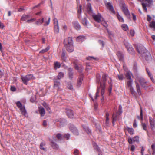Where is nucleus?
<instances>
[{"mask_svg": "<svg viewBox=\"0 0 155 155\" xmlns=\"http://www.w3.org/2000/svg\"><path fill=\"white\" fill-rule=\"evenodd\" d=\"M135 48L138 52L143 57H144L146 60H147L148 57L150 56V54L149 52L143 46L135 45Z\"/></svg>", "mask_w": 155, "mask_h": 155, "instance_id": "1", "label": "nucleus"}, {"mask_svg": "<svg viewBox=\"0 0 155 155\" xmlns=\"http://www.w3.org/2000/svg\"><path fill=\"white\" fill-rule=\"evenodd\" d=\"M35 79L33 75L31 74H27L25 76H21V79L25 85L27 84V82L29 81Z\"/></svg>", "mask_w": 155, "mask_h": 155, "instance_id": "2", "label": "nucleus"}, {"mask_svg": "<svg viewBox=\"0 0 155 155\" xmlns=\"http://www.w3.org/2000/svg\"><path fill=\"white\" fill-rule=\"evenodd\" d=\"M105 85H102V83H100V86L99 87H98L97 89V92L95 94V98L96 99L97 97L98 96L99 93L100 91V88H101V95L103 96L104 93L105 89Z\"/></svg>", "mask_w": 155, "mask_h": 155, "instance_id": "3", "label": "nucleus"}, {"mask_svg": "<svg viewBox=\"0 0 155 155\" xmlns=\"http://www.w3.org/2000/svg\"><path fill=\"white\" fill-rule=\"evenodd\" d=\"M16 105L18 107L20 108V110L21 112V114L25 117H27L28 115L27 114V112L24 106H23L21 103L19 101H18L16 103Z\"/></svg>", "mask_w": 155, "mask_h": 155, "instance_id": "4", "label": "nucleus"}, {"mask_svg": "<svg viewBox=\"0 0 155 155\" xmlns=\"http://www.w3.org/2000/svg\"><path fill=\"white\" fill-rule=\"evenodd\" d=\"M74 68L76 70L79 72H81L83 70V68L81 65L78 60H75L73 62Z\"/></svg>", "mask_w": 155, "mask_h": 155, "instance_id": "5", "label": "nucleus"}, {"mask_svg": "<svg viewBox=\"0 0 155 155\" xmlns=\"http://www.w3.org/2000/svg\"><path fill=\"white\" fill-rule=\"evenodd\" d=\"M136 80L139 82L140 85L143 88H147V81H146L142 77H137Z\"/></svg>", "mask_w": 155, "mask_h": 155, "instance_id": "6", "label": "nucleus"}, {"mask_svg": "<svg viewBox=\"0 0 155 155\" xmlns=\"http://www.w3.org/2000/svg\"><path fill=\"white\" fill-rule=\"evenodd\" d=\"M30 18V16L29 15H23L21 17V20L24 21H26V22L28 23L32 22L35 20V18H31L29 20Z\"/></svg>", "mask_w": 155, "mask_h": 155, "instance_id": "7", "label": "nucleus"}, {"mask_svg": "<svg viewBox=\"0 0 155 155\" xmlns=\"http://www.w3.org/2000/svg\"><path fill=\"white\" fill-rule=\"evenodd\" d=\"M50 20V17H49L48 20L45 22L44 21V18H42L41 19H39L37 21H36L35 24L37 25H39L43 23H45L44 25V26H46L49 24Z\"/></svg>", "mask_w": 155, "mask_h": 155, "instance_id": "8", "label": "nucleus"}, {"mask_svg": "<svg viewBox=\"0 0 155 155\" xmlns=\"http://www.w3.org/2000/svg\"><path fill=\"white\" fill-rule=\"evenodd\" d=\"M144 2L145 3H142V5L144 10L145 12H147L146 6H150V4L152 2V0H145Z\"/></svg>", "mask_w": 155, "mask_h": 155, "instance_id": "9", "label": "nucleus"}, {"mask_svg": "<svg viewBox=\"0 0 155 155\" xmlns=\"http://www.w3.org/2000/svg\"><path fill=\"white\" fill-rule=\"evenodd\" d=\"M91 14L92 16L96 22L98 23H100L101 22L102 16L100 14L98 13L97 15H96L92 13Z\"/></svg>", "mask_w": 155, "mask_h": 155, "instance_id": "10", "label": "nucleus"}, {"mask_svg": "<svg viewBox=\"0 0 155 155\" xmlns=\"http://www.w3.org/2000/svg\"><path fill=\"white\" fill-rule=\"evenodd\" d=\"M53 21L54 24V31L55 33H58L59 31V26L58 20L56 18H54Z\"/></svg>", "mask_w": 155, "mask_h": 155, "instance_id": "11", "label": "nucleus"}, {"mask_svg": "<svg viewBox=\"0 0 155 155\" xmlns=\"http://www.w3.org/2000/svg\"><path fill=\"white\" fill-rule=\"evenodd\" d=\"M54 88H57V90L59 89V86L61 84L60 80L56 78H54Z\"/></svg>", "mask_w": 155, "mask_h": 155, "instance_id": "12", "label": "nucleus"}, {"mask_svg": "<svg viewBox=\"0 0 155 155\" xmlns=\"http://www.w3.org/2000/svg\"><path fill=\"white\" fill-rule=\"evenodd\" d=\"M122 10L125 15L128 18H129L130 14L127 8L124 5H123L122 8Z\"/></svg>", "mask_w": 155, "mask_h": 155, "instance_id": "13", "label": "nucleus"}, {"mask_svg": "<svg viewBox=\"0 0 155 155\" xmlns=\"http://www.w3.org/2000/svg\"><path fill=\"white\" fill-rule=\"evenodd\" d=\"M81 23L84 26L87 27H89L91 26V24L86 17H84L82 19Z\"/></svg>", "mask_w": 155, "mask_h": 155, "instance_id": "14", "label": "nucleus"}, {"mask_svg": "<svg viewBox=\"0 0 155 155\" xmlns=\"http://www.w3.org/2000/svg\"><path fill=\"white\" fill-rule=\"evenodd\" d=\"M149 122L150 126L151 127V129L153 130L154 129H155V120L150 117H149Z\"/></svg>", "mask_w": 155, "mask_h": 155, "instance_id": "15", "label": "nucleus"}, {"mask_svg": "<svg viewBox=\"0 0 155 155\" xmlns=\"http://www.w3.org/2000/svg\"><path fill=\"white\" fill-rule=\"evenodd\" d=\"M70 129L76 135H78V133L77 128L74 126L71 125L69 127Z\"/></svg>", "mask_w": 155, "mask_h": 155, "instance_id": "16", "label": "nucleus"}, {"mask_svg": "<svg viewBox=\"0 0 155 155\" xmlns=\"http://www.w3.org/2000/svg\"><path fill=\"white\" fill-rule=\"evenodd\" d=\"M72 24L74 28L77 30H79L80 29L81 27L79 23L77 21H73Z\"/></svg>", "mask_w": 155, "mask_h": 155, "instance_id": "17", "label": "nucleus"}, {"mask_svg": "<svg viewBox=\"0 0 155 155\" xmlns=\"http://www.w3.org/2000/svg\"><path fill=\"white\" fill-rule=\"evenodd\" d=\"M126 78L127 80L132 79L131 76H132V73L130 71H126L124 73Z\"/></svg>", "mask_w": 155, "mask_h": 155, "instance_id": "18", "label": "nucleus"}, {"mask_svg": "<svg viewBox=\"0 0 155 155\" xmlns=\"http://www.w3.org/2000/svg\"><path fill=\"white\" fill-rule=\"evenodd\" d=\"M68 70L69 78L71 80L73 78V73L72 72L73 69L72 68H68Z\"/></svg>", "mask_w": 155, "mask_h": 155, "instance_id": "19", "label": "nucleus"}, {"mask_svg": "<svg viewBox=\"0 0 155 155\" xmlns=\"http://www.w3.org/2000/svg\"><path fill=\"white\" fill-rule=\"evenodd\" d=\"M67 50L69 52H72L74 50L73 45H65Z\"/></svg>", "mask_w": 155, "mask_h": 155, "instance_id": "20", "label": "nucleus"}, {"mask_svg": "<svg viewBox=\"0 0 155 155\" xmlns=\"http://www.w3.org/2000/svg\"><path fill=\"white\" fill-rule=\"evenodd\" d=\"M106 6L107 8L109 9V10L113 13H114L115 11L114 10L113 7L111 5V4L110 2L107 3L106 4Z\"/></svg>", "mask_w": 155, "mask_h": 155, "instance_id": "21", "label": "nucleus"}, {"mask_svg": "<svg viewBox=\"0 0 155 155\" xmlns=\"http://www.w3.org/2000/svg\"><path fill=\"white\" fill-rule=\"evenodd\" d=\"M67 114L68 116L70 118H72L74 116L73 111L70 109H67Z\"/></svg>", "mask_w": 155, "mask_h": 155, "instance_id": "22", "label": "nucleus"}, {"mask_svg": "<svg viewBox=\"0 0 155 155\" xmlns=\"http://www.w3.org/2000/svg\"><path fill=\"white\" fill-rule=\"evenodd\" d=\"M71 37H69L67 39L66 42H65V40H64V42L65 43V45H73V41Z\"/></svg>", "mask_w": 155, "mask_h": 155, "instance_id": "23", "label": "nucleus"}, {"mask_svg": "<svg viewBox=\"0 0 155 155\" xmlns=\"http://www.w3.org/2000/svg\"><path fill=\"white\" fill-rule=\"evenodd\" d=\"M108 77V75L104 73L102 75L101 78V81L103 83L102 84V85H105V82L106 81V78Z\"/></svg>", "mask_w": 155, "mask_h": 155, "instance_id": "24", "label": "nucleus"}, {"mask_svg": "<svg viewBox=\"0 0 155 155\" xmlns=\"http://www.w3.org/2000/svg\"><path fill=\"white\" fill-rule=\"evenodd\" d=\"M113 126L114 125V122L119 119L118 115L117 114L114 113L112 115Z\"/></svg>", "mask_w": 155, "mask_h": 155, "instance_id": "25", "label": "nucleus"}, {"mask_svg": "<svg viewBox=\"0 0 155 155\" xmlns=\"http://www.w3.org/2000/svg\"><path fill=\"white\" fill-rule=\"evenodd\" d=\"M125 131H127L130 134L132 135L134 133V130L132 128H130L128 126L125 128Z\"/></svg>", "mask_w": 155, "mask_h": 155, "instance_id": "26", "label": "nucleus"}, {"mask_svg": "<svg viewBox=\"0 0 155 155\" xmlns=\"http://www.w3.org/2000/svg\"><path fill=\"white\" fill-rule=\"evenodd\" d=\"M129 81H127V85L128 86V87L129 88V89H130V91H131L132 90V84L133 82V80L132 79H130L128 80Z\"/></svg>", "mask_w": 155, "mask_h": 155, "instance_id": "27", "label": "nucleus"}, {"mask_svg": "<svg viewBox=\"0 0 155 155\" xmlns=\"http://www.w3.org/2000/svg\"><path fill=\"white\" fill-rule=\"evenodd\" d=\"M85 39L84 36H79L77 37L76 40L78 42H82Z\"/></svg>", "mask_w": 155, "mask_h": 155, "instance_id": "28", "label": "nucleus"}, {"mask_svg": "<svg viewBox=\"0 0 155 155\" xmlns=\"http://www.w3.org/2000/svg\"><path fill=\"white\" fill-rule=\"evenodd\" d=\"M39 111L41 116L42 117L44 116L45 114V111L43 107H39Z\"/></svg>", "mask_w": 155, "mask_h": 155, "instance_id": "29", "label": "nucleus"}, {"mask_svg": "<svg viewBox=\"0 0 155 155\" xmlns=\"http://www.w3.org/2000/svg\"><path fill=\"white\" fill-rule=\"evenodd\" d=\"M87 9L88 12L89 14H91L92 13V9L91 5L90 3H88L87 5Z\"/></svg>", "mask_w": 155, "mask_h": 155, "instance_id": "30", "label": "nucleus"}, {"mask_svg": "<svg viewBox=\"0 0 155 155\" xmlns=\"http://www.w3.org/2000/svg\"><path fill=\"white\" fill-rule=\"evenodd\" d=\"M83 76L82 74H81L79 77L78 81V84L80 86L82 83V81L83 80Z\"/></svg>", "mask_w": 155, "mask_h": 155, "instance_id": "31", "label": "nucleus"}, {"mask_svg": "<svg viewBox=\"0 0 155 155\" xmlns=\"http://www.w3.org/2000/svg\"><path fill=\"white\" fill-rule=\"evenodd\" d=\"M146 72H147V74H148L149 77L150 78V79L151 80L153 81H154V79L153 78V77L151 73L150 72L148 69L147 68H146Z\"/></svg>", "mask_w": 155, "mask_h": 155, "instance_id": "32", "label": "nucleus"}, {"mask_svg": "<svg viewBox=\"0 0 155 155\" xmlns=\"http://www.w3.org/2000/svg\"><path fill=\"white\" fill-rule=\"evenodd\" d=\"M135 83L136 87L137 92L139 94H141V91L139 85V84L138 82H137L136 81H135Z\"/></svg>", "mask_w": 155, "mask_h": 155, "instance_id": "33", "label": "nucleus"}, {"mask_svg": "<svg viewBox=\"0 0 155 155\" xmlns=\"http://www.w3.org/2000/svg\"><path fill=\"white\" fill-rule=\"evenodd\" d=\"M51 145L54 149H57L58 148V146L52 141L51 142Z\"/></svg>", "mask_w": 155, "mask_h": 155, "instance_id": "34", "label": "nucleus"}, {"mask_svg": "<svg viewBox=\"0 0 155 155\" xmlns=\"http://www.w3.org/2000/svg\"><path fill=\"white\" fill-rule=\"evenodd\" d=\"M64 73L62 72H60L56 78L60 80L61 78L64 77Z\"/></svg>", "mask_w": 155, "mask_h": 155, "instance_id": "35", "label": "nucleus"}, {"mask_svg": "<svg viewBox=\"0 0 155 155\" xmlns=\"http://www.w3.org/2000/svg\"><path fill=\"white\" fill-rule=\"evenodd\" d=\"M43 106L46 108L47 110L49 112V113L51 112V110L49 108L48 105L45 102H44L43 104Z\"/></svg>", "mask_w": 155, "mask_h": 155, "instance_id": "36", "label": "nucleus"}, {"mask_svg": "<svg viewBox=\"0 0 155 155\" xmlns=\"http://www.w3.org/2000/svg\"><path fill=\"white\" fill-rule=\"evenodd\" d=\"M117 55L120 61H123V55L120 52H118L117 53Z\"/></svg>", "mask_w": 155, "mask_h": 155, "instance_id": "37", "label": "nucleus"}, {"mask_svg": "<svg viewBox=\"0 0 155 155\" xmlns=\"http://www.w3.org/2000/svg\"><path fill=\"white\" fill-rule=\"evenodd\" d=\"M45 145V142H42L41 143L40 145V148L41 149L43 150L44 151H46V149L44 147Z\"/></svg>", "mask_w": 155, "mask_h": 155, "instance_id": "38", "label": "nucleus"}, {"mask_svg": "<svg viewBox=\"0 0 155 155\" xmlns=\"http://www.w3.org/2000/svg\"><path fill=\"white\" fill-rule=\"evenodd\" d=\"M137 117L139 120H141V121L142 122L143 120V114L142 110L141 108L140 109V117L138 116H137Z\"/></svg>", "mask_w": 155, "mask_h": 155, "instance_id": "39", "label": "nucleus"}, {"mask_svg": "<svg viewBox=\"0 0 155 155\" xmlns=\"http://www.w3.org/2000/svg\"><path fill=\"white\" fill-rule=\"evenodd\" d=\"M149 26L151 28H153L154 30H155V21H153L150 22Z\"/></svg>", "mask_w": 155, "mask_h": 155, "instance_id": "40", "label": "nucleus"}, {"mask_svg": "<svg viewBox=\"0 0 155 155\" xmlns=\"http://www.w3.org/2000/svg\"><path fill=\"white\" fill-rule=\"evenodd\" d=\"M127 48L130 54H134V49L132 48V47H131V46Z\"/></svg>", "mask_w": 155, "mask_h": 155, "instance_id": "41", "label": "nucleus"}, {"mask_svg": "<svg viewBox=\"0 0 155 155\" xmlns=\"http://www.w3.org/2000/svg\"><path fill=\"white\" fill-rule=\"evenodd\" d=\"M121 27L122 29L125 31H126L128 29V27L127 25L123 24L121 25Z\"/></svg>", "mask_w": 155, "mask_h": 155, "instance_id": "42", "label": "nucleus"}, {"mask_svg": "<svg viewBox=\"0 0 155 155\" xmlns=\"http://www.w3.org/2000/svg\"><path fill=\"white\" fill-rule=\"evenodd\" d=\"M61 67V64L58 62H56L54 63V68L56 69L57 68H59Z\"/></svg>", "mask_w": 155, "mask_h": 155, "instance_id": "43", "label": "nucleus"}, {"mask_svg": "<svg viewBox=\"0 0 155 155\" xmlns=\"http://www.w3.org/2000/svg\"><path fill=\"white\" fill-rule=\"evenodd\" d=\"M61 58L62 60L64 61H66L67 59V57L65 56V53L63 51L62 52Z\"/></svg>", "mask_w": 155, "mask_h": 155, "instance_id": "44", "label": "nucleus"}, {"mask_svg": "<svg viewBox=\"0 0 155 155\" xmlns=\"http://www.w3.org/2000/svg\"><path fill=\"white\" fill-rule=\"evenodd\" d=\"M96 82L98 84H100V83L101 82H100V76L99 74H97L96 75Z\"/></svg>", "mask_w": 155, "mask_h": 155, "instance_id": "45", "label": "nucleus"}, {"mask_svg": "<svg viewBox=\"0 0 155 155\" xmlns=\"http://www.w3.org/2000/svg\"><path fill=\"white\" fill-rule=\"evenodd\" d=\"M50 49V47L49 46L47 47L45 49H42L41 51L39 53L41 54H43L47 52Z\"/></svg>", "mask_w": 155, "mask_h": 155, "instance_id": "46", "label": "nucleus"}, {"mask_svg": "<svg viewBox=\"0 0 155 155\" xmlns=\"http://www.w3.org/2000/svg\"><path fill=\"white\" fill-rule=\"evenodd\" d=\"M117 18L120 21L122 22H124V20L123 18L119 14H118L117 15Z\"/></svg>", "mask_w": 155, "mask_h": 155, "instance_id": "47", "label": "nucleus"}, {"mask_svg": "<svg viewBox=\"0 0 155 155\" xmlns=\"http://www.w3.org/2000/svg\"><path fill=\"white\" fill-rule=\"evenodd\" d=\"M141 124L143 130L147 132V126L146 124L142 121H141Z\"/></svg>", "mask_w": 155, "mask_h": 155, "instance_id": "48", "label": "nucleus"}, {"mask_svg": "<svg viewBox=\"0 0 155 155\" xmlns=\"http://www.w3.org/2000/svg\"><path fill=\"white\" fill-rule=\"evenodd\" d=\"M109 114L108 113H107L106 115V124L107 125H108L109 124Z\"/></svg>", "mask_w": 155, "mask_h": 155, "instance_id": "49", "label": "nucleus"}, {"mask_svg": "<svg viewBox=\"0 0 155 155\" xmlns=\"http://www.w3.org/2000/svg\"><path fill=\"white\" fill-rule=\"evenodd\" d=\"M133 138V142H136L137 143L139 142V137L138 136H136L134 138Z\"/></svg>", "mask_w": 155, "mask_h": 155, "instance_id": "50", "label": "nucleus"}, {"mask_svg": "<svg viewBox=\"0 0 155 155\" xmlns=\"http://www.w3.org/2000/svg\"><path fill=\"white\" fill-rule=\"evenodd\" d=\"M101 24L104 27H107L108 26L107 24V23L105 21H101Z\"/></svg>", "mask_w": 155, "mask_h": 155, "instance_id": "51", "label": "nucleus"}, {"mask_svg": "<svg viewBox=\"0 0 155 155\" xmlns=\"http://www.w3.org/2000/svg\"><path fill=\"white\" fill-rule=\"evenodd\" d=\"M94 147L95 148H96V149L97 150V151L99 152V153H101L102 154V152H101V150L100 149L98 146L96 145V146H94Z\"/></svg>", "mask_w": 155, "mask_h": 155, "instance_id": "52", "label": "nucleus"}, {"mask_svg": "<svg viewBox=\"0 0 155 155\" xmlns=\"http://www.w3.org/2000/svg\"><path fill=\"white\" fill-rule=\"evenodd\" d=\"M118 77L119 80H122L123 79V75L122 74L118 75Z\"/></svg>", "mask_w": 155, "mask_h": 155, "instance_id": "53", "label": "nucleus"}, {"mask_svg": "<svg viewBox=\"0 0 155 155\" xmlns=\"http://www.w3.org/2000/svg\"><path fill=\"white\" fill-rule=\"evenodd\" d=\"M56 136L58 139H59V140H61L62 137H61V134H56Z\"/></svg>", "mask_w": 155, "mask_h": 155, "instance_id": "54", "label": "nucleus"}, {"mask_svg": "<svg viewBox=\"0 0 155 155\" xmlns=\"http://www.w3.org/2000/svg\"><path fill=\"white\" fill-rule=\"evenodd\" d=\"M79 151L78 150L76 149L74 150V155H78L79 154Z\"/></svg>", "mask_w": 155, "mask_h": 155, "instance_id": "55", "label": "nucleus"}, {"mask_svg": "<svg viewBox=\"0 0 155 155\" xmlns=\"http://www.w3.org/2000/svg\"><path fill=\"white\" fill-rule=\"evenodd\" d=\"M81 5H80L79 7L78 8H77L78 13L79 14H81Z\"/></svg>", "mask_w": 155, "mask_h": 155, "instance_id": "56", "label": "nucleus"}, {"mask_svg": "<svg viewBox=\"0 0 155 155\" xmlns=\"http://www.w3.org/2000/svg\"><path fill=\"white\" fill-rule=\"evenodd\" d=\"M151 148L153 150V154L155 153V145L154 144L152 145Z\"/></svg>", "mask_w": 155, "mask_h": 155, "instance_id": "57", "label": "nucleus"}, {"mask_svg": "<svg viewBox=\"0 0 155 155\" xmlns=\"http://www.w3.org/2000/svg\"><path fill=\"white\" fill-rule=\"evenodd\" d=\"M128 141L130 144H132L133 143V138H129L128 139Z\"/></svg>", "mask_w": 155, "mask_h": 155, "instance_id": "58", "label": "nucleus"}, {"mask_svg": "<svg viewBox=\"0 0 155 155\" xmlns=\"http://www.w3.org/2000/svg\"><path fill=\"white\" fill-rule=\"evenodd\" d=\"M10 90L14 92L16 91V88L15 86H11Z\"/></svg>", "mask_w": 155, "mask_h": 155, "instance_id": "59", "label": "nucleus"}, {"mask_svg": "<svg viewBox=\"0 0 155 155\" xmlns=\"http://www.w3.org/2000/svg\"><path fill=\"white\" fill-rule=\"evenodd\" d=\"M108 83L110 84V86L109 88V93L110 94L111 93L112 90V84H111V83H110L109 82Z\"/></svg>", "mask_w": 155, "mask_h": 155, "instance_id": "60", "label": "nucleus"}, {"mask_svg": "<svg viewBox=\"0 0 155 155\" xmlns=\"http://www.w3.org/2000/svg\"><path fill=\"white\" fill-rule=\"evenodd\" d=\"M135 147L134 145H131L130 147V150L132 151H134Z\"/></svg>", "mask_w": 155, "mask_h": 155, "instance_id": "61", "label": "nucleus"}, {"mask_svg": "<svg viewBox=\"0 0 155 155\" xmlns=\"http://www.w3.org/2000/svg\"><path fill=\"white\" fill-rule=\"evenodd\" d=\"M130 33L132 36H133L134 35V31L133 30H130Z\"/></svg>", "mask_w": 155, "mask_h": 155, "instance_id": "62", "label": "nucleus"}, {"mask_svg": "<svg viewBox=\"0 0 155 155\" xmlns=\"http://www.w3.org/2000/svg\"><path fill=\"white\" fill-rule=\"evenodd\" d=\"M99 42L100 45H102V47H103L104 46V41L101 40H100L99 41Z\"/></svg>", "mask_w": 155, "mask_h": 155, "instance_id": "63", "label": "nucleus"}, {"mask_svg": "<svg viewBox=\"0 0 155 155\" xmlns=\"http://www.w3.org/2000/svg\"><path fill=\"white\" fill-rule=\"evenodd\" d=\"M124 44L127 48H128L129 47L131 46L130 45H129V44L127 42H126L125 43L124 42Z\"/></svg>", "mask_w": 155, "mask_h": 155, "instance_id": "64", "label": "nucleus"}]
</instances>
